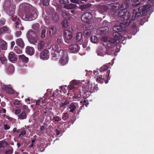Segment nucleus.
<instances>
[{"label":"nucleus","instance_id":"ddd939ff","mask_svg":"<svg viewBox=\"0 0 154 154\" xmlns=\"http://www.w3.org/2000/svg\"><path fill=\"white\" fill-rule=\"evenodd\" d=\"M69 48L71 51L73 52H78L79 49V46L76 43L70 44Z\"/></svg>","mask_w":154,"mask_h":154},{"label":"nucleus","instance_id":"a19ab883","mask_svg":"<svg viewBox=\"0 0 154 154\" xmlns=\"http://www.w3.org/2000/svg\"><path fill=\"white\" fill-rule=\"evenodd\" d=\"M8 145V143L6 141H0V148H4Z\"/></svg>","mask_w":154,"mask_h":154},{"label":"nucleus","instance_id":"39448f33","mask_svg":"<svg viewBox=\"0 0 154 154\" xmlns=\"http://www.w3.org/2000/svg\"><path fill=\"white\" fill-rule=\"evenodd\" d=\"M129 1L128 0H126L125 2L122 4L120 8L118 11V14L120 18L119 19L122 21H123L125 19H127V17L125 15L127 12V9L128 7L130 5L129 2Z\"/></svg>","mask_w":154,"mask_h":154},{"label":"nucleus","instance_id":"2eb2a0df","mask_svg":"<svg viewBox=\"0 0 154 154\" xmlns=\"http://www.w3.org/2000/svg\"><path fill=\"white\" fill-rule=\"evenodd\" d=\"M68 110L69 112L73 113L74 114H79V112H76V107L74 103H71L68 108Z\"/></svg>","mask_w":154,"mask_h":154},{"label":"nucleus","instance_id":"1a4fd4ad","mask_svg":"<svg viewBox=\"0 0 154 154\" xmlns=\"http://www.w3.org/2000/svg\"><path fill=\"white\" fill-rule=\"evenodd\" d=\"M63 37L65 42L69 44L72 42L73 34L72 32L68 29H65L64 31Z\"/></svg>","mask_w":154,"mask_h":154},{"label":"nucleus","instance_id":"37998d69","mask_svg":"<svg viewBox=\"0 0 154 154\" xmlns=\"http://www.w3.org/2000/svg\"><path fill=\"white\" fill-rule=\"evenodd\" d=\"M69 114L67 112H65L62 114V119L63 120L66 121L69 118Z\"/></svg>","mask_w":154,"mask_h":154},{"label":"nucleus","instance_id":"2f4dec72","mask_svg":"<svg viewBox=\"0 0 154 154\" xmlns=\"http://www.w3.org/2000/svg\"><path fill=\"white\" fill-rule=\"evenodd\" d=\"M77 7V5L73 4H70L64 6V7L67 9H75Z\"/></svg>","mask_w":154,"mask_h":154},{"label":"nucleus","instance_id":"aec40b11","mask_svg":"<svg viewBox=\"0 0 154 154\" xmlns=\"http://www.w3.org/2000/svg\"><path fill=\"white\" fill-rule=\"evenodd\" d=\"M77 83L76 80H73L71 82L70 85L68 87V90L73 91L77 87Z\"/></svg>","mask_w":154,"mask_h":154},{"label":"nucleus","instance_id":"0e129e2a","mask_svg":"<svg viewBox=\"0 0 154 154\" xmlns=\"http://www.w3.org/2000/svg\"><path fill=\"white\" fill-rule=\"evenodd\" d=\"M13 152V149H9L5 151V154H11Z\"/></svg>","mask_w":154,"mask_h":154},{"label":"nucleus","instance_id":"69168bd1","mask_svg":"<svg viewBox=\"0 0 154 154\" xmlns=\"http://www.w3.org/2000/svg\"><path fill=\"white\" fill-rule=\"evenodd\" d=\"M70 1L72 2L77 4H79L80 3V1L79 0H70Z\"/></svg>","mask_w":154,"mask_h":154},{"label":"nucleus","instance_id":"ea45409f","mask_svg":"<svg viewBox=\"0 0 154 154\" xmlns=\"http://www.w3.org/2000/svg\"><path fill=\"white\" fill-rule=\"evenodd\" d=\"M40 25L38 23L33 24L32 26V28L35 31H38L40 29Z\"/></svg>","mask_w":154,"mask_h":154},{"label":"nucleus","instance_id":"e433bc0d","mask_svg":"<svg viewBox=\"0 0 154 154\" xmlns=\"http://www.w3.org/2000/svg\"><path fill=\"white\" fill-rule=\"evenodd\" d=\"M56 31L55 26H54L51 27L49 30V33L50 35L52 36L56 34Z\"/></svg>","mask_w":154,"mask_h":154},{"label":"nucleus","instance_id":"680f3d73","mask_svg":"<svg viewBox=\"0 0 154 154\" xmlns=\"http://www.w3.org/2000/svg\"><path fill=\"white\" fill-rule=\"evenodd\" d=\"M41 101L40 100H38L36 102L35 105L36 106H39L41 107H42L43 104H40Z\"/></svg>","mask_w":154,"mask_h":154},{"label":"nucleus","instance_id":"c85d7f7f","mask_svg":"<svg viewBox=\"0 0 154 154\" xmlns=\"http://www.w3.org/2000/svg\"><path fill=\"white\" fill-rule=\"evenodd\" d=\"M19 58L22 60V61L25 63H27L28 62L29 59L27 57H26L24 55L22 54L19 56Z\"/></svg>","mask_w":154,"mask_h":154},{"label":"nucleus","instance_id":"4be33fe9","mask_svg":"<svg viewBox=\"0 0 154 154\" xmlns=\"http://www.w3.org/2000/svg\"><path fill=\"white\" fill-rule=\"evenodd\" d=\"M0 46L1 47V48L2 50H6L7 48V43L5 41L2 40V39H0Z\"/></svg>","mask_w":154,"mask_h":154},{"label":"nucleus","instance_id":"a18cd8bd","mask_svg":"<svg viewBox=\"0 0 154 154\" xmlns=\"http://www.w3.org/2000/svg\"><path fill=\"white\" fill-rule=\"evenodd\" d=\"M112 48H107L106 47L105 48V52H106V54H107L108 55H111L112 54Z\"/></svg>","mask_w":154,"mask_h":154},{"label":"nucleus","instance_id":"a211bd4d","mask_svg":"<svg viewBox=\"0 0 154 154\" xmlns=\"http://www.w3.org/2000/svg\"><path fill=\"white\" fill-rule=\"evenodd\" d=\"M8 59L11 62L15 61L17 59V55L13 51H11L9 54Z\"/></svg>","mask_w":154,"mask_h":154},{"label":"nucleus","instance_id":"5701e85b","mask_svg":"<svg viewBox=\"0 0 154 154\" xmlns=\"http://www.w3.org/2000/svg\"><path fill=\"white\" fill-rule=\"evenodd\" d=\"M105 48H103L102 47H99L97 51V54L99 56H103L106 55L105 52Z\"/></svg>","mask_w":154,"mask_h":154},{"label":"nucleus","instance_id":"f03ea898","mask_svg":"<svg viewBox=\"0 0 154 154\" xmlns=\"http://www.w3.org/2000/svg\"><path fill=\"white\" fill-rule=\"evenodd\" d=\"M22 7L25 12V14L22 16V18L25 20L31 21L37 17L38 13L35 7L30 4L25 3L22 5Z\"/></svg>","mask_w":154,"mask_h":154},{"label":"nucleus","instance_id":"c03bdc74","mask_svg":"<svg viewBox=\"0 0 154 154\" xmlns=\"http://www.w3.org/2000/svg\"><path fill=\"white\" fill-rule=\"evenodd\" d=\"M81 97V93L79 92L78 94L75 93L73 97V99L74 100H76L79 99Z\"/></svg>","mask_w":154,"mask_h":154},{"label":"nucleus","instance_id":"49530a36","mask_svg":"<svg viewBox=\"0 0 154 154\" xmlns=\"http://www.w3.org/2000/svg\"><path fill=\"white\" fill-rule=\"evenodd\" d=\"M14 51L18 54H21L22 52V50L17 46L14 47Z\"/></svg>","mask_w":154,"mask_h":154},{"label":"nucleus","instance_id":"c9c22d12","mask_svg":"<svg viewBox=\"0 0 154 154\" xmlns=\"http://www.w3.org/2000/svg\"><path fill=\"white\" fill-rule=\"evenodd\" d=\"M52 19L54 22H57L59 20L58 14L56 13H54L52 15Z\"/></svg>","mask_w":154,"mask_h":154},{"label":"nucleus","instance_id":"6ab92c4d","mask_svg":"<svg viewBox=\"0 0 154 154\" xmlns=\"http://www.w3.org/2000/svg\"><path fill=\"white\" fill-rule=\"evenodd\" d=\"M17 45L21 48H23L25 46V44L23 40L20 38L17 39L16 40Z\"/></svg>","mask_w":154,"mask_h":154},{"label":"nucleus","instance_id":"3c124183","mask_svg":"<svg viewBox=\"0 0 154 154\" xmlns=\"http://www.w3.org/2000/svg\"><path fill=\"white\" fill-rule=\"evenodd\" d=\"M97 37L95 36H92L91 37V41L93 43H96L97 42Z\"/></svg>","mask_w":154,"mask_h":154},{"label":"nucleus","instance_id":"f257e3e1","mask_svg":"<svg viewBox=\"0 0 154 154\" xmlns=\"http://www.w3.org/2000/svg\"><path fill=\"white\" fill-rule=\"evenodd\" d=\"M51 59L57 61L60 57V63L62 65L66 64L68 62L67 54L66 52L59 47L56 44H53L50 48Z\"/></svg>","mask_w":154,"mask_h":154},{"label":"nucleus","instance_id":"de8ad7c7","mask_svg":"<svg viewBox=\"0 0 154 154\" xmlns=\"http://www.w3.org/2000/svg\"><path fill=\"white\" fill-rule=\"evenodd\" d=\"M62 26L65 28H66L68 26V23L67 20H63L61 23Z\"/></svg>","mask_w":154,"mask_h":154},{"label":"nucleus","instance_id":"7ed1b4c3","mask_svg":"<svg viewBox=\"0 0 154 154\" xmlns=\"http://www.w3.org/2000/svg\"><path fill=\"white\" fill-rule=\"evenodd\" d=\"M131 22L130 19L127 20L126 21H123L121 23L119 26H115L113 27L114 31H115L113 34L114 36L113 40L115 41L119 40L120 39L121 35L119 32H125L126 31V27L128 26Z\"/></svg>","mask_w":154,"mask_h":154},{"label":"nucleus","instance_id":"423d86ee","mask_svg":"<svg viewBox=\"0 0 154 154\" xmlns=\"http://www.w3.org/2000/svg\"><path fill=\"white\" fill-rule=\"evenodd\" d=\"M148 10L146 6H143L140 7L138 8L137 11H136L135 9L134 10L132 13V20H133L139 17L140 16L142 17L143 15L147 14Z\"/></svg>","mask_w":154,"mask_h":154},{"label":"nucleus","instance_id":"f3484780","mask_svg":"<svg viewBox=\"0 0 154 154\" xmlns=\"http://www.w3.org/2000/svg\"><path fill=\"white\" fill-rule=\"evenodd\" d=\"M2 90L5 91L6 92L9 94H14V90L10 87H9L7 85H4L2 88Z\"/></svg>","mask_w":154,"mask_h":154},{"label":"nucleus","instance_id":"b1692460","mask_svg":"<svg viewBox=\"0 0 154 154\" xmlns=\"http://www.w3.org/2000/svg\"><path fill=\"white\" fill-rule=\"evenodd\" d=\"M62 15L66 20H71L73 18L71 15L68 12H62Z\"/></svg>","mask_w":154,"mask_h":154},{"label":"nucleus","instance_id":"8fccbe9b","mask_svg":"<svg viewBox=\"0 0 154 154\" xmlns=\"http://www.w3.org/2000/svg\"><path fill=\"white\" fill-rule=\"evenodd\" d=\"M80 103L81 104V105H82L81 107H84V105H85L86 107H87L89 104V103L88 101L85 100L80 101Z\"/></svg>","mask_w":154,"mask_h":154},{"label":"nucleus","instance_id":"9d476101","mask_svg":"<svg viewBox=\"0 0 154 154\" xmlns=\"http://www.w3.org/2000/svg\"><path fill=\"white\" fill-rule=\"evenodd\" d=\"M83 90L85 93L90 92L91 93L93 92V89L92 83L88 80L87 83L84 85L82 87Z\"/></svg>","mask_w":154,"mask_h":154},{"label":"nucleus","instance_id":"052dcab7","mask_svg":"<svg viewBox=\"0 0 154 154\" xmlns=\"http://www.w3.org/2000/svg\"><path fill=\"white\" fill-rule=\"evenodd\" d=\"M26 134V131L25 130H23L20 132L19 134V137H20L21 135L23 136Z\"/></svg>","mask_w":154,"mask_h":154},{"label":"nucleus","instance_id":"338daca9","mask_svg":"<svg viewBox=\"0 0 154 154\" xmlns=\"http://www.w3.org/2000/svg\"><path fill=\"white\" fill-rule=\"evenodd\" d=\"M21 34V32L20 31H16V36L17 37H19Z\"/></svg>","mask_w":154,"mask_h":154},{"label":"nucleus","instance_id":"412c9836","mask_svg":"<svg viewBox=\"0 0 154 154\" xmlns=\"http://www.w3.org/2000/svg\"><path fill=\"white\" fill-rule=\"evenodd\" d=\"M26 53L30 55H33L34 53V48L31 47L27 46L26 48Z\"/></svg>","mask_w":154,"mask_h":154},{"label":"nucleus","instance_id":"473e14b6","mask_svg":"<svg viewBox=\"0 0 154 154\" xmlns=\"http://www.w3.org/2000/svg\"><path fill=\"white\" fill-rule=\"evenodd\" d=\"M45 45V42L44 41L41 40L38 45V49L39 51H41Z\"/></svg>","mask_w":154,"mask_h":154},{"label":"nucleus","instance_id":"603ef678","mask_svg":"<svg viewBox=\"0 0 154 154\" xmlns=\"http://www.w3.org/2000/svg\"><path fill=\"white\" fill-rule=\"evenodd\" d=\"M61 120V119L60 117L57 116H54L53 118V121L54 122H58Z\"/></svg>","mask_w":154,"mask_h":154},{"label":"nucleus","instance_id":"5fc2aeb1","mask_svg":"<svg viewBox=\"0 0 154 154\" xmlns=\"http://www.w3.org/2000/svg\"><path fill=\"white\" fill-rule=\"evenodd\" d=\"M1 62L3 64H5L7 62V59L5 57H1L0 58Z\"/></svg>","mask_w":154,"mask_h":154},{"label":"nucleus","instance_id":"a878e982","mask_svg":"<svg viewBox=\"0 0 154 154\" xmlns=\"http://www.w3.org/2000/svg\"><path fill=\"white\" fill-rule=\"evenodd\" d=\"M10 32V29L6 26H4L0 28V35L5 33H9Z\"/></svg>","mask_w":154,"mask_h":154},{"label":"nucleus","instance_id":"f704fd0d","mask_svg":"<svg viewBox=\"0 0 154 154\" xmlns=\"http://www.w3.org/2000/svg\"><path fill=\"white\" fill-rule=\"evenodd\" d=\"M142 17V18L141 19L140 23V24L141 25H143L148 20V16L146 15V14L143 15Z\"/></svg>","mask_w":154,"mask_h":154},{"label":"nucleus","instance_id":"cd10ccee","mask_svg":"<svg viewBox=\"0 0 154 154\" xmlns=\"http://www.w3.org/2000/svg\"><path fill=\"white\" fill-rule=\"evenodd\" d=\"M41 32L39 34L40 36L42 38H45L46 35L47 34L46 29L45 28L41 27Z\"/></svg>","mask_w":154,"mask_h":154},{"label":"nucleus","instance_id":"393cba45","mask_svg":"<svg viewBox=\"0 0 154 154\" xmlns=\"http://www.w3.org/2000/svg\"><path fill=\"white\" fill-rule=\"evenodd\" d=\"M70 102L69 101L67 100H66L64 102H62L60 103L59 108L60 109H65L66 108V106Z\"/></svg>","mask_w":154,"mask_h":154},{"label":"nucleus","instance_id":"20e7f679","mask_svg":"<svg viewBox=\"0 0 154 154\" xmlns=\"http://www.w3.org/2000/svg\"><path fill=\"white\" fill-rule=\"evenodd\" d=\"M15 8V6L10 5L9 8L7 10L6 12L11 17V19L14 22L15 27L19 30H23L24 27L21 23L20 19L16 15H14Z\"/></svg>","mask_w":154,"mask_h":154},{"label":"nucleus","instance_id":"0eeeda50","mask_svg":"<svg viewBox=\"0 0 154 154\" xmlns=\"http://www.w3.org/2000/svg\"><path fill=\"white\" fill-rule=\"evenodd\" d=\"M26 36L30 43L35 45L36 44L38 41L37 35L32 29H30L28 31Z\"/></svg>","mask_w":154,"mask_h":154},{"label":"nucleus","instance_id":"f8f14e48","mask_svg":"<svg viewBox=\"0 0 154 154\" xmlns=\"http://www.w3.org/2000/svg\"><path fill=\"white\" fill-rule=\"evenodd\" d=\"M40 57L41 59L47 60L49 57V51L47 49L44 50L40 54Z\"/></svg>","mask_w":154,"mask_h":154},{"label":"nucleus","instance_id":"9b49d317","mask_svg":"<svg viewBox=\"0 0 154 154\" xmlns=\"http://www.w3.org/2000/svg\"><path fill=\"white\" fill-rule=\"evenodd\" d=\"M91 14L89 12H85L82 16L81 19L83 22H87L91 19Z\"/></svg>","mask_w":154,"mask_h":154},{"label":"nucleus","instance_id":"dca6fc26","mask_svg":"<svg viewBox=\"0 0 154 154\" xmlns=\"http://www.w3.org/2000/svg\"><path fill=\"white\" fill-rule=\"evenodd\" d=\"M109 8V7L107 5H102L98 7V10L100 13L103 14H105Z\"/></svg>","mask_w":154,"mask_h":154},{"label":"nucleus","instance_id":"72a5a7b5","mask_svg":"<svg viewBox=\"0 0 154 154\" xmlns=\"http://www.w3.org/2000/svg\"><path fill=\"white\" fill-rule=\"evenodd\" d=\"M132 28V35H134L137 32V25L135 23H134L131 27Z\"/></svg>","mask_w":154,"mask_h":154},{"label":"nucleus","instance_id":"4c0bfd02","mask_svg":"<svg viewBox=\"0 0 154 154\" xmlns=\"http://www.w3.org/2000/svg\"><path fill=\"white\" fill-rule=\"evenodd\" d=\"M109 66V64L108 63L106 64L105 65L103 66L100 68V71L101 72L106 71L108 69V67Z\"/></svg>","mask_w":154,"mask_h":154},{"label":"nucleus","instance_id":"4d7b16f0","mask_svg":"<svg viewBox=\"0 0 154 154\" xmlns=\"http://www.w3.org/2000/svg\"><path fill=\"white\" fill-rule=\"evenodd\" d=\"M59 2L61 4L66 5L68 4L69 2L68 0H60Z\"/></svg>","mask_w":154,"mask_h":154},{"label":"nucleus","instance_id":"bf43d9fd","mask_svg":"<svg viewBox=\"0 0 154 154\" xmlns=\"http://www.w3.org/2000/svg\"><path fill=\"white\" fill-rule=\"evenodd\" d=\"M21 103V101H20L18 100H15L13 103V104L14 105L18 106Z\"/></svg>","mask_w":154,"mask_h":154},{"label":"nucleus","instance_id":"4468645a","mask_svg":"<svg viewBox=\"0 0 154 154\" xmlns=\"http://www.w3.org/2000/svg\"><path fill=\"white\" fill-rule=\"evenodd\" d=\"M106 42H105L106 44H103V45H106L108 48H112L115 46L116 42L115 40H113L112 38H109V40Z\"/></svg>","mask_w":154,"mask_h":154},{"label":"nucleus","instance_id":"6e6d98bb","mask_svg":"<svg viewBox=\"0 0 154 154\" xmlns=\"http://www.w3.org/2000/svg\"><path fill=\"white\" fill-rule=\"evenodd\" d=\"M50 0H43V5L44 6L48 5H49Z\"/></svg>","mask_w":154,"mask_h":154},{"label":"nucleus","instance_id":"c756f323","mask_svg":"<svg viewBox=\"0 0 154 154\" xmlns=\"http://www.w3.org/2000/svg\"><path fill=\"white\" fill-rule=\"evenodd\" d=\"M82 38V34L81 32L77 33L76 34L75 39L77 42L80 41Z\"/></svg>","mask_w":154,"mask_h":154},{"label":"nucleus","instance_id":"e2e57ef3","mask_svg":"<svg viewBox=\"0 0 154 154\" xmlns=\"http://www.w3.org/2000/svg\"><path fill=\"white\" fill-rule=\"evenodd\" d=\"M57 41L58 44H61L62 43L63 40L61 38H57Z\"/></svg>","mask_w":154,"mask_h":154},{"label":"nucleus","instance_id":"864d4df0","mask_svg":"<svg viewBox=\"0 0 154 154\" xmlns=\"http://www.w3.org/2000/svg\"><path fill=\"white\" fill-rule=\"evenodd\" d=\"M8 70L10 72L12 73L14 72V67L13 64H11L9 65L8 68Z\"/></svg>","mask_w":154,"mask_h":154},{"label":"nucleus","instance_id":"79ce46f5","mask_svg":"<svg viewBox=\"0 0 154 154\" xmlns=\"http://www.w3.org/2000/svg\"><path fill=\"white\" fill-rule=\"evenodd\" d=\"M109 29V28L107 26H104L100 28V30L102 32V34H105L107 32Z\"/></svg>","mask_w":154,"mask_h":154},{"label":"nucleus","instance_id":"7c9ffc66","mask_svg":"<svg viewBox=\"0 0 154 154\" xmlns=\"http://www.w3.org/2000/svg\"><path fill=\"white\" fill-rule=\"evenodd\" d=\"M26 113L25 111H23L21 113L18 115V118L20 119H26Z\"/></svg>","mask_w":154,"mask_h":154},{"label":"nucleus","instance_id":"09e8293b","mask_svg":"<svg viewBox=\"0 0 154 154\" xmlns=\"http://www.w3.org/2000/svg\"><path fill=\"white\" fill-rule=\"evenodd\" d=\"M148 2L149 3V4L147 5H146V7L147 8H148V10L150 6H153L154 5V0H147Z\"/></svg>","mask_w":154,"mask_h":154},{"label":"nucleus","instance_id":"13d9d810","mask_svg":"<svg viewBox=\"0 0 154 154\" xmlns=\"http://www.w3.org/2000/svg\"><path fill=\"white\" fill-rule=\"evenodd\" d=\"M46 13L48 15H51L53 12L49 8H47L45 10Z\"/></svg>","mask_w":154,"mask_h":154},{"label":"nucleus","instance_id":"bb28decb","mask_svg":"<svg viewBox=\"0 0 154 154\" xmlns=\"http://www.w3.org/2000/svg\"><path fill=\"white\" fill-rule=\"evenodd\" d=\"M91 6V4L82 5L80 6L79 8L82 11H87Z\"/></svg>","mask_w":154,"mask_h":154},{"label":"nucleus","instance_id":"6e6552de","mask_svg":"<svg viewBox=\"0 0 154 154\" xmlns=\"http://www.w3.org/2000/svg\"><path fill=\"white\" fill-rule=\"evenodd\" d=\"M110 74L109 70H108L106 74L100 75L99 77H97L96 79V81L97 82H99L100 84H102L105 82V84L108 83V80H109V75Z\"/></svg>","mask_w":154,"mask_h":154},{"label":"nucleus","instance_id":"58836bf2","mask_svg":"<svg viewBox=\"0 0 154 154\" xmlns=\"http://www.w3.org/2000/svg\"><path fill=\"white\" fill-rule=\"evenodd\" d=\"M91 32L90 29H87L84 31L83 34L84 36L85 37H88L91 35Z\"/></svg>","mask_w":154,"mask_h":154},{"label":"nucleus","instance_id":"774afa93","mask_svg":"<svg viewBox=\"0 0 154 154\" xmlns=\"http://www.w3.org/2000/svg\"><path fill=\"white\" fill-rule=\"evenodd\" d=\"M73 10H71L70 11V12L73 14H77V11L75 9H73Z\"/></svg>","mask_w":154,"mask_h":154}]
</instances>
